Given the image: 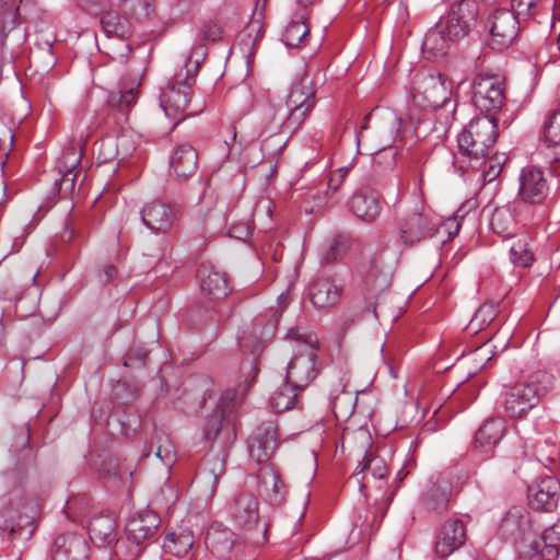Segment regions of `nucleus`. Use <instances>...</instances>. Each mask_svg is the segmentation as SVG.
I'll return each mask as SVG.
<instances>
[{
	"label": "nucleus",
	"mask_w": 560,
	"mask_h": 560,
	"mask_svg": "<svg viewBox=\"0 0 560 560\" xmlns=\"http://www.w3.org/2000/svg\"><path fill=\"white\" fill-rule=\"evenodd\" d=\"M479 5L475 0H458L428 30L422 51L430 57L445 56L454 43L467 37L477 26Z\"/></svg>",
	"instance_id": "obj_1"
},
{
	"label": "nucleus",
	"mask_w": 560,
	"mask_h": 560,
	"mask_svg": "<svg viewBox=\"0 0 560 560\" xmlns=\"http://www.w3.org/2000/svg\"><path fill=\"white\" fill-rule=\"evenodd\" d=\"M205 56L202 46L192 49L186 59L185 69H180L160 86L159 105L165 116L175 121V126L199 112L191 108L190 100L196 74Z\"/></svg>",
	"instance_id": "obj_2"
},
{
	"label": "nucleus",
	"mask_w": 560,
	"mask_h": 560,
	"mask_svg": "<svg viewBox=\"0 0 560 560\" xmlns=\"http://www.w3.org/2000/svg\"><path fill=\"white\" fill-rule=\"evenodd\" d=\"M287 340L292 343L294 355L289 361L285 381L298 389H305L319 372L317 335L304 327L295 326L288 330Z\"/></svg>",
	"instance_id": "obj_3"
},
{
	"label": "nucleus",
	"mask_w": 560,
	"mask_h": 560,
	"mask_svg": "<svg viewBox=\"0 0 560 560\" xmlns=\"http://www.w3.org/2000/svg\"><path fill=\"white\" fill-rule=\"evenodd\" d=\"M311 79L305 75L289 90L285 105L270 104L265 108V117L272 131H294L306 119L315 106V94Z\"/></svg>",
	"instance_id": "obj_4"
},
{
	"label": "nucleus",
	"mask_w": 560,
	"mask_h": 560,
	"mask_svg": "<svg viewBox=\"0 0 560 560\" xmlns=\"http://www.w3.org/2000/svg\"><path fill=\"white\" fill-rule=\"evenodd\" d=\"M371 120H375L373 132L369 139L375 154L374 163L381 164L384 160L385 168H393L396 163L395 153L386 152V149L390 148L400 136L401 118L389 108L378 109L366 115L361 131L357 133L358 143L364 140L362 131L369 128Z\"/></svg>",
	"instance_id": "obj_5"
},
{
	"label": "nucleus",
	"mask_w": 560,
	"mask_h": 560,
	"mask_svg": "<svg viewBox=\"0 0 560 560\" xmlns=\"http://www.w3.org/2000/svg\"><path fill=\"white\" fill-rule=\"evenodd\" d=\"M228 513L233 526L243 532L249 544L260 545L267 540V525L259 521V503L254 494L240 493L230 504Z\"/></svg>",
	"instance_id": "obj_6"
},
{
	"label": "nucleus",
	"mask_w": 560,
	"mask_h": 560,
	"mask_svg": "<svg viewBox=\"0 0 560 560\" xmlns=\"http://www.w3.org/2000/svg\"><path fill=\"white\" fill-rule=\"evenodd\" d=\"M497 119L492 115L471 119L458 136L460 153L476 161L486 158L497 141Z\"/></svg>",
	"instance_id": "obj_7"
},
{
	"label": "nucleus",
	"mask_w": 560,
	"mask_h": 560,
	"mask_svg": "<svg viewBox=\"0 0 560 560\" xmlns=\"http://www.w3.org/2000/svg\"><path fill=\"white\" fill-rule=\"evenodd\" d=\"M451 95V82L441 72L421 71L413 80L412 97L415 101L421 100L424 106L433 108L443 106L450 101Z\"/></svg>",
	"instance_id": "obj_8"
},
{
	"label": "nucleus",
	"mask_w": 560,
	"mask_h": 560,
	"mask_svg": "<svg viewBox=\"0 0 560 560\" xmlns=\"http://www.w3.org/2000/svg\"><path fill=\"white\" fill-rule=\"evenodd\" d=\"M549 194V180L540 167L528 165L521 170L517 187V198L521 202L540 207L545 203Z\"/></svg>",
	"instance_id": "obj_9"
},
{
	"label": "nucleus",
	"mask_w": 560,
	"mask_h": 560,
	"mask_svg": "<svg viewBox=\"0 0 560 560\" xmlns=\"http://www.w3.org/2000/svg\"><path fill=\"white\" fill-rule=\"evenodd\" d=\"M504 80L499 74L480 73L474 81L472 103L481 112H494L505 100Z\"/></svg>",
	"instance_id": "obj_10"
},
{
	"label": "nucleus",
	"mask_w": 560,
	"mask_h": 560,
	"mask_svg": "<svg viewBox=\"0 0 560 560\" xmlns=\"http://www.w3.org/2000/svg\"><path fill=\"white\" fill-rule=\"evenodd\" d=\"M521 21L509 9H494L486 19L485 27L491 36V44L498 49L508 48L518 36Z\"/></svg>",
	"instance_id": "obj_11"
},
{
	"label": "nucleus",
	"mask_w": 560,
	"mask_h": 560,
	"mask_svg": "<svg viewBox=\"0 0 560 560\" xmlns=\"http://www.w3.org/2000/svg\"><path fill=\"white\" fill-rule=\"evenodd\" d=\"M160 518L153 511H143L129 518L126 524L127 539L130 544L128 560H136L142 552L141 542L153 537Z\"/></svg>",
	"instance_id": "obj_12"
},
{
	"label": "nucleus",
	"mask_w": 560,
	"mask_h": 560,
	"mask_svg": "<svg viewBox=\"0 0 560 560\" xmlns=\"http://www.w3.org/2000/svg\"><path fill=\"white\" fill-rule=\"evenodd\" d=\"M178 217L176 207L159 199L147 202L140 210L142 224L155 235L168 234Z\"/></svg>",
	"instance_id": "obj_13"
},
{
	"label": "nucleus",
	"mask_w": 560,
	"mask_h": 560,
	"mask_svg": "<svg viewBox=\"0 0 560 560\" xmlns=\"http://www.w3.org/2000/svg\"><path fill=\"white\" fill-rule=\"evenodd\" d=\"M541 394L542 389L533 382L515 384L505 394V410L512 417H521L538 404Z\"/></svg>",
	"instance_id": "obj_14"
},
{
	"label": "nucleus",
	"mask_w": 560,
	"mask_h": 560,
	"mask_svg": "<svg viewBox=\"0 0 560 560\" xmlns=\"http://www.w3.org/2000/svg\"><path fill=\"white\" fill-rule=\"evenodd\" d=\"M422 205L407 214L398 225V235L401 244L412 246L431 235L434 230V223L429 214L423 213Z\"/></svg>",
	"instance_id": "obj_15"
},
{
	"label": "nucleus",
	"mask_w": 560,
	"mask_h": 560,
	"mask_svg": "<svg viewBox=\"0 0 560 560\" xmlns=\"http://www.w3.org/2000/svg\"><path fill=\"white\" fill-rule=\"evenodd\" d=\"M466 527L460 518L452 517L443 522L436 535L435 553L446 558L464 546Z\"/></svg>",
	"instance_id": "obj_16"
},
{
	"label": "nucleus",
	"mask_w": 560,
	"mask_h": 560,
	"mask_svg": "<svg viewBox=\"0 0 560 560\" xmlns=\"http://www.w3.org/2000/svg\"><path fill=\"white\" fill-rule=\"evenodd\" d=\"M278 445V428L268 421L259 425L249 440V454L258 464L269 460Z\"/></svg>",
	"instance_id": "obj_17"
},
{
	"label": "nucleus",
	"mask_w": 560,
	"mask_h": 560,
	"mask_svg": "<svg viewBox=\"0 0 560 560\" xmlns=\"http://www.w3.org/2000/svg\"><path fill=\"white\" fill-rule=\"evenodd\" d=\"M343 288L334 277H318L310 287V299L314 307L329 310L335 307L342 295Z\"/></svg>",
	"instance_id": "obj_18"
},
{
	"label": "nucleus",
	"mask_w": 560,
	"mask_h": 560,
	"mask_svg": "<svg viewBox=\"0 0 560 560\" xmlns=\"http://www.w3.org/2000/svg\"><path fill=\"white\" fill-rule=\"evenodd\" d=\"M533 529L529 512L524 506L511 508L501 521L499 532L504 539L524 540Z\"/></svg>",
	"instance_id": "obj_19"
},
{
	"label": "nucleus",
	"mask_w": 560,
	"mask_h": 560,
	"mask_svg": "<svg viewBox=\"0 0 560 560\" xmlns=\"http://www.w3.org/2000/svg\"><path fill=\"white\" fill-rule=\"evenodd\" d=\"M560 482L555 477H546L528 489L529 505L535 510L552 511L559 500Z\"/></svg>",
	"instance_id": "obj_20"
},
{
	"label": "nucleus",
	"mask_w": 560,
	"mask_h": 560,
	"mask_svg": "<svg viewBox=\"0 0 560 560\" xmlns=\"http://www.w3.org/2000/svg\"><path fill=\"white\" fill-rule=\"evenodd\" d=\"M197 280L201 292L212 299H222L231 291L225 275L210 264L198 268Z\"/></svg>",
	"instance_id": "obj_21"
},
{
	"label": "nucleus",
	"mask_w": 560,
	"mask_h": 560,
	"mask_svg": "<svg viewBox=\"0 0 560 560\" xmlns=\"http://www.w3.org/2000/svg\"><path fill=\"white\" fill-rule=\"evenodd\" d=\"M348 208L359 220L373 223L380 215L378 198L366 189L355 190L348 200Z\"/></svg>",
	"instance_id": "obj_22"
},
{
	"label": "nucleus",
	"mask_w": 560,
	"mask_h": 560,
	"mask_svg": "<svg viewBox=\"0 0 560 560\" xmlns=\"http://www.w3.org/2000/svg\"><path fill=\"white\" fill-rule=\"evenodd\" d=\"M508 430L506 421L501 417L487 419L475 435V445L488 454L503 439Z\"/></svg>",
	"instance_id": "obj_23"
},
{
	"label": "nucleus",
	"mask_w": 560,
	"mask_h": 560,
	"mask_svg": "<svg viewBox=\"0 0 560 560\" xmlns=\"http://www.w3.org/2000/svg\"><path fill=\"white\" fill-rule=\"evenodd\" d=\"M141 77L122 81L117 92H112L108 97V104L118 108L121 113H127L136 104L140 92Z\"/></svg>",
	"instance_id": "obj_24"
},
{
	"label": "nucleus",
	"mask_w": 560,
	"mask_h": 560,
	"mask_svg": "<svg viewBox=\"0 0 560 560\" xmlns=\"http://www.w3.org/2000/svg\"><path fill=\"white\" fill-rule=\"evenodd\" d=\"M198 153L190 144H179L171 155V166L178 178H186L195 173Z\"/></svg>",
	"instance_id": "obj_25"
},
{
	"label": "nucleus",
	"mask_w": 560,
	"mask_h": 560,
	"mask_svg": "<svg viewBox=\"0 0 560 560\" xmlns=\"http://www.w3.org/2000/svg\"><path fill=\"white\" fill-rule=\"evenodd\" d=\"M257 478L260 493L265 495L271 504L280 503L283 498V482L273 467H261Z\"/></svg>",
	"instance_id": "obj_26"
},
{
	"label": "nucleus",
	"mask_w": 560,
	"mask_h": 560,
	"mask_svg": "<svg viewBox=\"0 0 560 560\" xmlns=\"http://www.w3.org/2000/svg\"><path fill=\"white\" fill-rule=\"evenodd\" d=\"M89 534L92 542L98 547L110 546L116 541V524L109 515H98L89 523Z\"/></svg>",
	"instance_id": "obj_27"
},
{
	"label": "nucleus",
	"mask_w": 560,
	"mask_h": 560,
	"mask_svg": "<svg viewBox=\"0 0 560 560\" xmlns=\"http://www.w3.org/2000/svg\"><path fill=\"white\" fill-rule=\"evenodd\" d=\"M206 545L219 557H225L232 552L236 545L235 534L220 525L211 526L206 535Z\"/></svg>",
	"instance_id": "obj_28"
},
{
	"label": "nucleus",
	"mask_w": 560,
	"mask_h": 560,
	"mask_svg": "<svg viewBox=\"0 0 560 560\" xmlns=\"http://www.w3.org/2000/svg\"><path fill=\"white\" fill-rule=\"evenodd\" d=\"M534 551L542 560H556L560 553V521L546 528L539 540L534 542Z\"/></svg>",
	"instance_id": "obj_29"
},
{
	"label": "nucleus",
	"mask_w": 560,
	"mask_h": 560,
	"mask_svg": "<svg viewBox=\"0 0 560 560\" xmlns=\"http://www.w3.org/2000/svg\"><path fill=\"white\" fill-rule=\"evenodd\" d=\"M451 495V481L444 477H439L425 492L424 502L429 510L442 513L447 509Z\"/></svg>",
	"instance_id": "obj_30"
},
{
	"label": "nucleus",
	"mask_w": 560,
	"mask_h": 560,
	"mask_svg": "<svg viewBox=\"0 0 560 560\" xmlns=\"http://www.w3.org/2000/svg\"><path fill=\"white\" fill-rule=\"evenodd\" d=\"M386 474L387 467L385 460L372 453H366L362 462L358 465L354 478L360 487H364V481L368 480L369 476L375 480H383Z\"/></svg>",
	"instance_id": "obj_31"
},
{
	"label": "nucleus",
	"mask_w": 560,
	"mask_h": 560,
	"mask_svg": "<svg viewBox=\"0 0 560 560\" xmlns=\"http://www.w3.org/2000/svg\"><path fill=\"white\" fill-rule=\"evenodd\" d=\"M101 24L107 37L127 38L131 34L130 22L114 11L106 12L101 19Z\"/></svg>",
	"instance_id": "obj_32"
},
{
	"label": "nucleus",
	"mask_w": 560,
	"mask_h": 560,
	"mask_svg": "<svg viewBox=\"0 0 560 560\" xmlns=\"http://www.w3.org/2000/svg\"><path fill=\"white\" fill-rule=\"evenodd\" d=\"M295 388L284 380V383L275 390L270 397V406L275 412L281 413L292 409L296 404L298 393Z\"/></svg>",
	"instance_id": "obj_33"
},
{
	"label": "nucleus",
	"mask_w": 560,
	"mask_h": 560,
	"mask_svg": "<svg viewBox=\"0 0 560 560\" xmlns=\"http://www.w3.org/2000/svg\"><path fill=\"white\" fill-rule=\"evenodd\" d=\"M81 162V153L77 147L71 145L67 148L62 154L59 165V173L62 174L61 184L72 188L75 182L77 174L73 173L79 167Z\"/></svg>",
	"instance_id": "obj_34"
},
{
	"label": "nucleus",
	"mask_w": 560,
	"mask_h": 560,
	"mask_svg": "<svg viewBox=\"0 0 560 560\" xmlns=\"http://www.w3.org/2000/svg\"><path fill=\"white\" fill-rule=\"evenodd\" d=\"M310 28L302 16L292 20L282 35V40L288 47H302L306 45Z\"/></svg>",
	"instance_id": "obj_35"
},
{
	"label": "nucleus",
	"mask_w": 560,
	"mask_h": 560,
	"mask_svg": "<svg viewBox=\"0 0 560 560\" xmlns=\"http://www.w3.org/2000/svg\"><path fill=\"white\" fill-rule=\"evenodd\" d=\"M510 260L515 267L526 268L534 261V255L528 247L526 236L517 237L513 241L509 248Z\"/></svg>",
	"instance_id": "obj_36"
},
{
	"label": "nucleus",
	"mask_w": 560,
	"mask_h": 560,
	"mask_svg": "<svg viewBox=\"0 0 560 560\" xmlns=\"http://www.w3.org/2000/svg\"><path fill=\"white\" fill-rule=\"evenodd\" d=\"M194 546V537L190 533L168 534L163 544L166 552L180 557L186 555Z\"/></svg>",
	"instance_id": "obj_37"
},
{
	"label": "nucleus",
	"mask_w": 560,
	"mask_h": 560,
	"mask_svg": "<svg viewBox=\"0 0 560 560\" xmlns=\"http://www.w3.org/2000/svg\"><path fill=\"white\" fill-rule=\"evenodd\" d=\"M514 225V218L509 208H497L490 219V226L494 233L503 238L512 237L510 229Z\"/></svg>",
	"instance_id": "obj_38"
},
{
	"label": "nucleus",
	"mask_w": 560,
	"mask_h": 560,
	"mask_svg": "<svg viewBox=\"0 0 560 560\" xmlns=\"http://www.w3.org/2000/svg\"><path fill=\"white\" fill-rule=\"evenodd\" d=\"M511 12L521 23L529 19H536L541 11V0H511Z\"/></svg>",
	"instance_id": "obj_39"
},
{
	"label": "nucleus",
	"mask_w": 560,
	"mask_h": 560,
	"mask_svg": "<svg viewBox=\"0 0 560 560\" xmlns=\"http://www.w3.org/2000/svg\"><path fill=\"white\" fill-rule=\"evenodd\" d=\"M117 7L136 19L148 18L153 11L150 0H118Z\"/></svg>",
	"instance_id": "obj_40"
},
{
	"label": "nucleus",
	"mask_w": 560,
	"mask_h": 560,
	"mask_svg": "<svg viewBox=\"0 0 560 560\" xmlns=\"http://www.w3.org/2000/svg\"><path fill=\"white\" fill-rule=\"evenodd\" d=\"M497 306L492 303L481 305L472 316L470 326L476 331L487 327L497 316Z\"/></svg>",
	"instance_id": "obj_41"
},
{
	"label": "nucleus",
	"mask_w": 560,
	"mask_h": 560,
	"mask_svg": "<svg viewBox=\"0 0 560 560\" xmlns=\"http://www.w3.org/2000/svg\"><path fill=\"white\" fill-rule=\"evenodd\" d=\"M347 252V243L343 240H330L322 249V260L326 264L337 261L343 257Z\"/></svg>",
	"instance_id": "obj_42"
},
{
	"label": "nucleus",
	"mask_w": 560,
	"mask_h": 560,
	"mask_svg": "<svg viewBox=\"0 0 560 560\" xmlns=\"http://www.w3.org/2000/svg\"><path fill=\"white\" fill-rule=\"evenodd\" d=\"M544 136L548 145L560 144V110H556L548 117L544 126Z\"/></svg>",
	"instance_id": "obj_43"
},
{
	"label": "nucleus",
	"mask_w": 560,
	"mask_h": 560,
	"mask_svg": "<svg viewBox=\"0 0 560 560\" xmlns=\"http://www.w3.org/2000/svg\"><path fill=\"white\" fill-rule=\"evenodd\" d=\"M506 158L504 155H494L491 156L482 162L483 170H482V176L483 180L491 183L502 172L503 164L505 163Z\"/></svg>",
	"instance_id": "obj_44"
},
{
	"label": "nucleus",
	"mask_w": 560,
	"mask_h": 560,
	"mask_svg": "<svg viewBox=\"0 0 560 560\" xmlns=\"http://www.w3.org/2000/svg\"><path fill=\"white\" fill-rule=\"evenodd\" d=\"M393 268L390 265H382L380 268L377 260L371 262L370 277L375 278V281H378L381 287H387L389 284Z\"/></svg>",
	"instance_id": "obj_45"
},
{
	"label": "nucleus",
	"mask_w": 560,
	"mask_h": 560,
	"mask_svg": "<svg viewBox=\"0 0 560 560\" xmlns=\"http://www.w3.org/2000/svg\"><path fill=\"white\" fill-rule=\"evenodd\" d=\"M460 229V222L456 217L448 218L435 229L436 236H447V241L454 238Z\"/></svg>",
	"instance_id": "obj_46"
},
{
	"label": "nucleus",
	"mask_w": 560,
	"mask_h": 560,
	"mask_svg": "<svg viewBox=\"0 0 560 560\" xmlns=\"http://www.w3.org/2000/svg\"><path fill=\"white\" fill-rule=\"evenodd\" d=\"M220 475L209 471V472H201L198 477L197 482H202L207 486V491L205 493L207 499H211L217 490V485L219 481Z\"/></svg>",
	"instance_id": "obj_47"
},
{
	"label": "nucleus",
	"mask_w": 560,
	"mask_h": 560,
	"mask_svg": "<svg viewBox=\"0 0 560 560\" xmlns=\"http://www.w3.org/2000/svg\"><path fill=\"white\" fill-rule=\"evenodd\" d=\"M79 5L90 14H97L110 5L109 0H79Z\"/></svg>",
	"instance_id": "obj_48"
},
{
	"label": "nucleus",
	"mask_w": 560,
	"mask_h": 560,
	"mask_svg": "<svg viewBox=\"0 0 560 560\" xmlns=\"http://www.w3.org/2000/svg\"><path fill=\"white\" fill-rule=\"evenodd\" d=\"M222 31L217 23H207L200 31V40H217L221 37Z\"/></svg>",
	"instance_id": "obj_49"
},
{
	"label": "nucleus",
	"mask_w": 560,
	"mask_h": 560,
	"mask_svg": "<svg viewBox=\"0 0 560 560\" xmlns=\"http://www.w3.org/2000/svg\"><path fill=\"white\" fill-rule=\"evenodd\" d=\"M342 175H339V177H336L332 173L329 175V179L327 183V188L325 191V200L331 201L335 197V194L338 191V189L342 186Z\"/></svg>",
	"instance_id": "obj_50"
},
{
	"label": "nucleus",
	"mask_w": 560,
	"mask_h": 560,
	"mask_svg": "<svg viewBox=\"0 0 560 560\" xmlns=\"http://www.w3.org/2000/svg\"><path fill=\"white\" fill-rule=\"evenodd\" d=\"M155 455L164 464L171 465L174 457V447L168 441H166L165 445H160L158 447Z\"/></svg>",
	"instance_id": "obj_51"
},
{
	"label": "nucleus",
	"mask_w": 560,
	"mask_h": 560,
	"mask_svg": "<svg viewBox=\"0 0 560 560\" xmlns=\"http://www.w3.org/2000/svg\"><path fill=\"white\" fill-rule=\"evenodd\" d=\"M220 430H221V420L215 419L213 421V423L206 427V429H205L206 438L208 440L215 438L219 434Z\"/></svg>",
	"instance_id": "obj_52"
},
{
	"label": "nucleus",
	"mask_w": 560,
	"mask_h": 560,
	"mask_svg": "<svg viewBox=\"0 0 560 560\" xmlns=\"http://www.w3.org/2000/svg\"><path fill=\"white\" fill-rule=\"evenodd\" d=\"M338 393H341V394H345L347 395L349 398H350V393H346L345 392V386H342L340 383L337 384V387L335 390L330 392L329 394V400H330V405H331V408L335 410L337 408V400L339 398L338 396Z\"/></svg>",
	"instance_id": "obj_53"
},
{
	"label": "nucleus",
	"mask_w": 560,
	"mask_h": 560,
	"mask_svg": "<svg viewBox=\"0 0 560 560\" xmlns=\"http://www.w3.org/2000/svg\"><path fill=\"white\" fill-rule=\"evenodd\" d=\"M234 397H235V394L231 393V392L225 393L221 397L220 402L218 405V408H220L221 416L224 415V412H225V410L228 408L229 402L233 401Z\"/></svg>",
	"instance_id": "obj_54"
},
{
	"label": "nucleus",
	"mask_w": 560,
	"mask_h": 560,
	"mask_svg": "<svg viewBox=\"0 0 560 560\" xmlns=\"http://www.w3.org/2000/svg\"><path fill=\"white\" fill-rule=\"evenodd\" d=\"M254 43H255V39H253L252 34L248 32L247 34H245V35L240 39L238 45L244 46V47H242V50H243L244 52H246V51H248V52H249V51H250V49H252V46L254 45Z\"/></svg>",
	"instance_id": "obj_55"
},
{
	"label": "nucleus",
	"mask_w": 560,
	"mask_h": 560,
	"mask_svg": "<svg viewBox=\"0 0 560 560\" xmlns=\"http://www.w3.org/2000/svg\"><path fill=\"white\" fill-rule=\"evenodd\" d=\"M396 2L399 4L398 19L399 21L405 22L408 19V12L407 7L402 3V0H387L388 5H392Z\"/></svg>",
	"instance_id": "obj_56"
},
{
	"label": "nucleus",
	"mask_w": 560,
	"mask_h": 560,
	"mask_svg": "<svg viewBox=\"0 0 560 560\" xmlns=\"http://www.w3.org/2000/svg\"><path fill=\"white\" fill-rule=\"evenodd\" d=\"M77 503V500L75 499H72V500H69L67 502V505L65 508V511H66V514H67V517L72 520L73 522H77L79 516L72 511L74 504Z\"/></svg>",
	"instance_id": "obj_57"
},
{
	"label": "nucleus",
	"mask_w": 560,
	"mask_h": 560,
	"mask_svg": "<svg viewBox=\"0 0 560 560\" xmlns=\"http://www.w3.org/2000/svg\"><path fill=\"white\" fill-rule=\"evenodd\" d=\"M290 301H291V298H290L289 290L279 294V296L277 299V303L281 310H284L289 305Z\"/></svg>",
	"instance_id": "obj_58"
},
{
	"label": "nucleus",
	"mask_w": 560,
	"mask_h": 560,
	"mask_svg": "<svg viewBox=\"0 0 560 560\" xmlns=\"http://www.w3.org/2000/svg\"><path fill=\"white\" fill-rule=\"evenodd\" d=\"M117 275V269L113 265H106L104 268L105 281L113 280Z\"/></svg>",
	"instance_id": "obj_59"
},
{
	"label": "nucleus",
	"mask_w": 560,
	"mask_h": 560,
	"mask_svg": "<svg viewBox=\"0 0 560 560\" xmlns=\"http://www.w3.org/2000/svg\"><path fill=\"white\" fill-rule=\"evenodd\" d=\"M348 167H340L336 171L332 172L334 175H336V177H339V175H342V180L345 182L347 175H348Z\"/></svg>",
	"instance_id": "obj_60"
},
{
	"label": "nucleus",
	"mask_w": 560,
	"mask_h": 560,
	"mask_svg": "<svg viewBox=\"0 0 560 560\" xmlns=\"http://www.w3.org/2000/svg\"><path fill=\"white\" fill-rule=\"evenodd\" d=\"M316 0H298V2L303 5V7H307V5H311L315 2Z\"/></svg>",
	"instance_id": "obj_61"
},
{
	"label": "nucleus",
	"mask_w": 560,
	"mask_h": 560,
	"mask_svg": "<svg viewBox=\"0 0 560 560\" xmlns=\"http://www.w3.org/2000/svg\"><path fill=\"white\" fill-rule=\"evenodd\" d=\"M230 233H231V235H233V236H235V237H237V238H242V236H243V235H247L248 230H247V228H246V229H245L244 231H242L240 234H234V232L231 230V231H230Z\"/></svg>",
	"instance_id": "obj_62"
},
{
	"label": "nucleus",
	"mask_w": 560,
	"mask_h": 560,
	"mask_svg": "<svg viewBox=\"0 0 560 560\" xmlns=\"http://www.w3.org/2000/svg\"><path fill=\"white\" fill-rule=\"evenodd\" d=\"M8 139H9V142H10V145H12L14 137H13V135L11 133V131H10V130H8Z\"/></svg>",
	"instance_id": "obj_63"
},
{
	"label": "nucleus",
	"mask_w": 560,
	"mask_h": 560,
	"mask_svg": "<svg viewBox=\"0 0 560 560\" xmlns=\"http://www.w3.org/2000/svg\"><path fill=\"white\" fill-rule=\"evenodd\" d=\"M546 212H541L540 215H539V219H542L545 217Z\"/></svg>",
	"instance_id": "obj_64"
}]
</instances>
